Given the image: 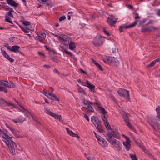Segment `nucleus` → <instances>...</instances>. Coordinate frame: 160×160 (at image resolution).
Here are the masks:
<instances>
[{"instance_id":"obj_36","label":"nucleus","mask_w":160,"mask_h":160,"mask_svg":"<svg viewBox=\"0 0 160 160\" xmlns=\"http://www.w3.org/2000/svg\"><path fill=\"white\" fill-rule=\"evenodd\" d=\"M7 87L10 88H14L15 87V85L12 82H8Z\"/></svg>"},{"instance_id":"obj_48","label":"nucleus","mask_w":160,"mask_h":160,"mask_svg":"<svg viewBox=\"0 0 160 160\" xmlns=\"http://www.w3.org/2000/svg\"><path fill=\"white\" fill-rule=\"evenodd\" d=\"M77 81L79 83H81L83 86H84L85 83V82H83V81H82L80 79H78L77 80Z\"/></svg>"},{"instance_id":"obj_57","label":"nucleus","mask_w":160,"mask_h":160,"mask_svg":"<svg viewBox=\"0 0 160 160\" xmlns=\"http://www.w3.org/2000/svg\"><path fill=\"white\" fill-rule=\"evenodd\" d=\"M28 113L30 114L32 118H33V119L35 118H36V117H35V116L34 115L32 114L31 112H29V111H28Z\"/></svg>"},{"instance_id":"obj_1","label":"nucleus","mask_w":160,"mask_h":160,"mask_svg":"<svg viewBox=\"0 0 160 160\" xmlns=\"http://www.w3.org/2000/svg\"><path fill=\"white\" fill-rule=\"evenodd\" d=\"M10 138L11 139L8 138L6 140H3V141L8 146L11 152L14 155L15 153V148L16 147L17 145L16 143L12 140V138L11 137H10Z\"/></svg>"},{"instance_id":"obj_35","label":"nucleus","mask_w":160,"mask_h":160,"mask_svg":"<svg viewBox=\"0 0 160 160\" xmlns=\"http://www.w3.org/2000/svg\"><path fill=\"white\" fill-rule=\"evenodd\" d=\"M94 156L92 154H89V155L87 157L88 160H94Z\"/></svg>"},{"instance_id":"obj_7","label":"nucleus","mask_w":160,"mask_h":160,"mask_svg":"<svg viewBox=\"0 0 160 160\" xmlns=\"http://www.w3.org/2000/svg\"><path fill=\"white\" fill-rule=\"evenodd\" d=\"M117 92L120 96L123 97L125 99L128 98L129 97V91L125 89L120 88L117 91Z\"/></svg>"},{"instance_id":"obj_20","label":"nucleus","mask_w":160,"mask_h":160,"mask_svg":"<svg viewBox=\"0 0 160 160\" xmlns=\"http://www.w3.org/2000/svg\"><path fill=\"white\" fill-rule=\"evenodd\" d=\"M156 28H155L153 27H149L148 28H144L142 30V32H145L147 31H152L155 29H157Z\"/></svg>"},{"instance_id":"obj_32","label":"nucleus","mask_w":160,"mask_h":160,"mask_svg":"<svg viewBox=\"0 0 160 160\" xmlns=\"http://www.w3.org/2000/svg\"><path fill=\"white\" fill-rule=\"evenodd\" d=\"M0 91H4L5 93H7V92L6 88L3 87L1 82H0Z\"/></svg>"},{"instance_id":"obj_24","label":"nucleus","mask_w":160,"mask_h":160,"mask_svg":"<svg viewBox=\"0 0 160 160\" xmlns=\"http://www.w3.org/2000/svg\"><path fill=\"white\" fill-rule=\"evenodd\" d=\"M68 44L69 45V49L71 50H72L76 48L75 43L71 41Z\"/></svg>"},{"instance_id":"obj_33","label":"nucleus","mask_w":160,"mask_h":160,"mask_svg":"<svg viewBox=\"0 0 160 160\" xmlns=\"http://www.w3.org/2000/svg\"><path fill=\"white\" fill-rule=\"evenodd\" d=\"M43 93L48 98V97H50L52 93L48 91H46L44 90L43 91Z\"/></svg>"},{"instance_id":"obj_37","label":"nucleus","mask_w":160,"mask_h":160,"mask_svg":"<svg viewBox=\"0 0 160 160\" xmlns=\"http://www.w3.org/2000/svg\"><path fill=\"white\" fill-rule=\"evenodd\" d=\"M0 82H1V84L3 85V87L6 88V87H7V85L8 83V81H3V80H0Z\"/></svg>"},{"instance_id":"obj_26","label":"nucleus","mask_w":160,"mask_h":160,"mask_svg":"<svg viewBox=\"0 0 160 160\" xmlns=\"http://www.w3.org/2000/svg\"><path fill=\"white\" fill-rule=\"evenodd\" d=\"M92 62L99 69L102 71H103V69L102 68L101 66L99 63H98L95 60L92 58H91Z\"/></svg>"},{"instance_id":"obj_43","label":"nucleus","mask_w":160,"mask_h":160,"mask_svg":"<svg viewBox=\"0 0 160 160\" xmlns=\"http://www.w3.org/2000/svg\"><path fill=\"white\" fill-rule=\"evenodd\" d=\"M129 155L131 159H132V160H137V159L136 158V156L135 155L130 154Z\"/></svg>"},{"instance_id":"obj_62","label":"nucleus","mask_w":160,"mask_h":160,"mask_svg":"<svg viewBox=\"0 0 160 160\" xmlns=\"http://www.w3.org/2000/svg\"><path fill=\"white\" fill-rule=\"evenodd\" d=\"M53 72L55 73H57L58 74H60V73L59 71L56 69H54L53 70Z\"/></svg>"},{"instance_id":"obj_19","label":"nucleus","mask_w":160,"mask_h":160,"mask_svg":"<svg viewBox=\"0 0 160 160\" xmlns=\"http://www.w3.org/2000/svg\"><path fill=\"white\" fill-rule=\"evenodd\" d=\"M92 122L95 125L96 128H97V126L98 124H99V121L98 119L94 116H93L91 118Z\"/></svg>"},{"instance_id":"obj_27","label":"nucleus","mask_w":160,"mask_h":160,"mask_svg":"<svg viewBox=\"0 0 160 160\" xmlns=\"http://www.w3.org/2000/svg\"><path fill=\"white\" fill-rule=\"evenodd\" d=\"M98 108L100 111V112L103 115H105L107 113V112L103 107L98 106Z\"/></svg>"},{"instance_id":"obj_21","label":"nucleus","mask_w":160,"mask_h":160,"mask_svg":"<svg viewBox=\"0 0 160 160\" xmlns=\"http://www.w3.org/2000/svg\"><path fill=\"white\" fill-rule=\"evenodd\" d=\"M130 140H129V141H126L125 142H123V144L124 146L125 147V148L128 151L129 149L131 147V145L130 143Z\"/></svg>"},{"instance_id":"obj_61","label":"nucleus","mask_w":160,"mask_h":160,"mask_svg":"<svg viewBox=\"0 0 160 160\" xmlns=\"http://www.w3.org/2000/svg\"><path fill=\"white\" fill-rule=\"evenodd\" d=\"M122 135L123 137H124L126 138V140L127 141H129V139L125 135L122 134Z\"/></svg>"},{"instance_id":"obj_18","label":"nucleus","mask_w":160,"mask_h":160,"mask_svg":"<svg viewBox=\"0 0 160 160\" xmlns=\"http://www.w3.org/2000/svg\"><path fill=\"white\" fill-rule=\"evenodd\" d=\"M6 2L8 4L14 7L18 6L19 5L13 0H6Z\"/></svg>"},{"instance_id":"obj_2","label":"nucleus","mask_w":160,"mask_h":160,"mask_svg":"<svg viewBox=\"0 0 160 160\" xmlns=\"http://www.w3.org/2000/svg\"><path fill=\"white\" fill-rule=\"evenodd\" d=\"M149 123L153 129L154 132L155 133L160 127V118L158 119L152 118Z\"/></svg>"},{"instance_id":"obj_9","label":"nucleus","mask_w":160,"mask_h":160,"mask_svg":"<svg viewBox=\"0 0 160 160\" xmlns=\"http://www.w3.org/2000/svg\"><path fill=\"white\" fill-rule=\"evenodd\" d=\"M110 18H107V22L111 26H113L116 23L118 19L115 18L112 15H110Z\"/></svg>"},{"instance_id":"obj_42","label":"nucleus","mask_w":160,"mask_h":160,"mask_svg":"<svg viewBox=\"0 0 160 160\" xmlns=\"http://www.w3.org/2000/svg\"><path fill=\"white\" fill-rule=\"evenodd\" d=\"M86 108L88 110L91 112H93L94 111V109L91 106V105H90L88 107H87Z\"/></svg>"},{"instance_id":"obj_49","label":"nucleus","mask_w":160,"mask_h":160,"mask_svg":"<svg viewBox=\"0 0 160 160\" xmlns=\"http://www.w3.org/2000/svg\"><path fill=\"white\" fill-rule=\"evenodd\" d=\"M6 58H7V59H8L10 62H13L14 61V60L13 59H12V58H10V57H9V56L8 55L6 57Z\"/></svg>"},{"instance_id":"obj_34","label":"nucleus","mask_w":160,"mask_h":160,"mask_svg":"<svg viewBox=\"0 0 160 160\" xmlns=\"http://www.w3.org/2000/svg\"><path fill=\"white\" fill-rule=\"evenodd\" d=\"M157 112V117L158 119L160 118V107L159 106H158L156 109Z\"/></svg>"},{"instance_id":"obj_39","label":"nucleus","mask_w":160,"mask_h":160,"mask_svg":"<svg viewBox=\"0 0 160 160\" xmlns=\"http://www.w3.org/2000/svg\"><path fill=\"white\" fill-rule=\"evenodd\" d=\"M12 12H8L6 13L5 14V17L6 18H7V17H11L12 18H13V15L12 13Z\"/></svg>"},{"instance_id":"obj_54","label":"nucleus","mask_w":160,"mask_h":160,"mask_svg":"<svg viewBox=\"0 0 160 160\" xmlns=\"http://www.w3.org/2000/svg\"><path fill=\"white\" fill-rule=\"evenodd\" d=\"M33 120L36 122H37L38 124L40 125L41 124L40 122L39 121L38 119L36 117L35 118H34L33 119Z\"/></svg>"},{"instance_id":"obj_3","label":"nucleus","mask_w":160,"mask_h":160,"mask_svg":"<svg viewBox=\"0 0 160 160\" xmlns=\"http://www.w3.org/2000/svg\"><path fill=\"white\" fill-rule=\"evenodd\" d=\"M109 138H107V140L110 142L111 144L117 148L118 150H121V144L120 142L116 139L112 138L110 136H109Z\"/></svg>"},{"instance_id":"obj_23","label":"nucleus","mask_w":160,"mask_h":160,"mask_svg":"<svg viewBox=\"0 0 160 160\" xmlns=\"http://www.w3.org/2000/svg\"><path fill=\"white\" fill-rule=\"evenodd\" d=\"M83 103L84 104V106H83V107L86 108L87 107H88L90 105H91L92 104L93 102L89 101L87 100H84L83 101Z\"/></svg>"},{"instance_id":"obj_13","label":"nucleus","mask_w":160,"mask_h":160,"mask_svg":"<svg viewBox=\"0 0 160 160\" xmlns=\"http://www.w3.org/2000/svg\"><path fill=\"white\" fill-rule=\"evenodd\" d=\"M98 143L102 147H105L107 146V143L106 141L103 138L100 137V138H98Z\"/></svg>"},{"instance_id":"obj_58","label":"nucleus","mask_w":160,"mask_h":160,"mask_svg":"<svg viewBox=\"0 0 160 160\" xmlns=\"http://www.w3.org/2000/svg\"><path fill=\"white\" fill-rule=\"evenodd\" d=\"M79 70L81 72V73H82L86 75L87 74V72L85 71H84L82 69H79Z\"/></svg>"},{"instance_id":"obj_60","label":"nucleus","mask_w":160,"mask_h":160,"mask_svg":"<svg viewBox=\"0 0 160 160\" xmlns=\"http://www.w3.org/2000/svg\"><path fill=\"white\" fill-rule=\"evenodd\" d=\"M5 21H6V22H9L10 23H11L12 24L13 23L12 22V21H10L9 19H8V18H6V19H5Z\"/></svg>"},{"instance_id":"obj_44","label":"nucleus","mask_w":160,"mask_h":160,"mask_svg":"<svg viewBox=\"0 0 160 160\" xmlns=\"http://www.w3.org/2000/svg\"><path fill=\"white\" fill-rule=\"evenodd\" d=\"M1 53L5 58H6L8 54H7L5 50H2V48L1 49Z\"/></svg>"},{"instance_id":"obj_31","label":"nucleus","mask_w":160,"mask_h":160,"mask_svg":"<svg viewBox=\"0 0 160 160\" xmlns=\"http://www.w3.org/2000/svg\"><path fill=\"white\" fill-rule=\"evenodd\" d=\"M160 58H157L152 61L149 65H148V67H152L157 62L159 61Z\"/></svg>"},{"instance_id":"obj_50","label":"nucleus","mask_w":160,"mask_h":160,"mask_svg":"<svg viewBox=\"0 0 160 160\" xmlns=\"http://www.w3.org/2000/svg\"><path fill=\"white\" fill-rule=\"evenodd\" d=\"M12 121L15 123H18L20 122H21L22 123L23 121H21L20 119H17L16 120H13Z\"/></svg>"},{"instance_id":"obj_11","label":"nucleus","mask_w":160,"mask_h":160,"mask_svg":"<svg viewBox=\"0 0 160 160\" xmlns=\"http://www.w3.org/2000/svg\"><path fill=\"white\" fill-rule=\"evenodd\" d=\"M106 58L109 62H112L115 66L118 65L119 64V61L114 57L107 56Z\"/></svg>"},{"instance_id":"obj_40","label":"nucleus","mask_w":160,"mask_h":160,"mask_svg":"<svg viewBox=\"0 0 160 160\" xmlns=\"http://www.w3.org/2000/svg\"><path fill=\"white\" fill-rule=\"evenodd\" d=\"M97 129L100 132H102V127L100 125V124H98V125L97 126Z\"/></svg>"},{"instance_id":"obj_5","label":"nucleus","mask_w":160,"mask_h":160,"mask_svg":"<svg viewBox=\"0 0 160 160\" xmlns=\"http://www.w3.org/2000/svg\"><path fill=\"white\" fill-rule=\"evenodd\" d=\"M57 37L65 45H68V43L70 41V38L67 35H62L61 36H58Z\"/></svg>"},{"instance_id":"obj_14","label":"nucleus","mask_w":160,"mask_h":160,"mask_svg":"<svg viewBox=\"0 0 160 160\" xmlns=\"http://www.w3.org/2000/svg\"><path fill=\"white\" fill-rule=\"evenodd\" d=\"M84 86L88 87L91 91L94 92L93 90L95 88V86L94 85L90 83L87 80L85 82V85Z\"/></svg>"},{"instance_id":"obj_64","label":"nucleus","mask_w":160,"mask_h":160,"mask_svg":"<svg viewBox=\"0 0 160 160\" xmlns=\"http://www.w3.org/2000/svg\"><path fill=\"white\" fill-rule=\"evenodd\" d=\"M38 53L40 55L43 56L44 58L45 57V55L43 52H38Z\"/></svg>"},{"instance_id":"obj_25","label":"nucleus","mask_w":160,"mask_h":160,"mask_svg":"<svg viewBox=\"0 0 160 160\" xmlns=\"http://www.w3.org/2000/svg\"><path fill=\"white\" fill-rule=\"evenodd\" d=\"M137 24V22L136 21H135L132 24L128 26H125V25H123V26H122L123 27V28H125L126 29L128 28H131L134 26L135 25H136Z\"/></svg>"},{"instance_id":"obj_6","label":"nucleus","mask_w":160,"mask_h":160,"mask_svg":"<svg viewBox=\"0 0 160 160\" xmlns=\"http://www.w3.org/2000/svg\"><path fill=\"white\" fill-rule=\"evenodd\" d=\"M108 136L107 138H109V136H111L112 138L114 137L117 139H120V135L119 132L118 130L112 129L111 132H108L107 134Z\"/></svg>"},{"instance_id":"obj_46","label":"nucleus","mask_w":160,"mask_h":160,"mask_svg":"<svg viewBox=\"0 0 160 160\" xmlns=\"http://www.w3.org/2000/svg\"><path fill=\"white\" fill-rule=\"evenodd\" d=\"M102 120L104 122V123L108 122L105 115H103L102 116Z\"/></svg>"},{"instance_id":"obj_52","label":"nucleus","mask_w":160,"mask_h":160,"mask_svg":"<svg viewBox=\"0 0 160 160\" xmlns=\"http://www.w3.org/2000/svg\"><path fill=\"white\" fill-rule=\"evenodd\" d=\"M64 52L66 53V54L69 55L70 56H72V53L71 52L67 51L66 49H64Z\"/></svg>"},{"instance_id":"obj_55","label":"nucleus","mask_w":160,"mask_h":160,"mask_svg":"<svg viewBox=\"0 0 160 160\" xmlns=\"http://www.w3.org/2000/svg\"><path fill=\"white\" fill-rule=\"evenodd\" d=\"M103 30L104 33L107 35L109 36L110 35L109 33L106 30L105 28H103Z\"/></svg>"},{"instance_id":"obj_45","label":"nucleus","mask_w":160,"mask_h":160,"mask_svg":"<svg viewBox=\"0 0 160 160\" xmlns=\"http://www.w3.org/2000/svg\"><path fill=\"white\" fill-rule=\"evenodd\" d=\"M8 128L11 131V132L14 134L16 136L18 137L17 134L15 132V130L13 129L10 127H8Z\"/></svg>"},{"instance_id":"obj_51","label":"nucleus","mask_w":160,"mask_h":160,"mask_svg":"<svg viewBox=\"0 0 160 160\" xmlns=\"http://www.w3.org/2000/svg\"><path fill=\"white\" fill-rule=\"evenodd\" d=\"M65 19H66V17L65 16H63L60 17L59 19V21L60 22H61L63 20H64Z\"/></svg>"},{"instance_id":"obj_10","label":"nucleus","mask_w":160,"mask_h":160,"mask_svg":"<svg viewBox=\"0 0 160 160\" xmlns=\"http://www.w3.org/2000/svg\"><path fill=\"white\" fill-rule=\"evenodd\" d=\"M122 116L127 125L128 126L130 129H132L133 128L129 122V118L127 113L125 112H124L122 115Z\"/></svg>"},{"instance_id":"obj_17","label":"nucleus","mask_w":160,"mask_h":160,"mask_svg":"<svg viewBox=\"0 0 160 160\" xmlns=\"http://www.w3.org/2000/svg\"><path fill=\"white\" fill-rule=\"evenodd\" d=\"M66 129L68 133L71 136L73 137H76L77 138H79V136L78 134L74 133L72 131H70L69 130L68 128H66Z\"/></svg>"},{"instance_id":"obj_12","label":"nucleus","mask_w":160,"mask_h":160,"mask_svg":"<svg viewBox=\"0 0 160 160\" xmlns=\"http://www.w3.org/2000/svg\"><path fill=\"white\" fill-rule=\"evenodd\" d=\"M46 37V34L44 33H41L40 35H38L35 37L36 39L42 42Z\"/></svg>"},{"instance_id":"obj_59","label":"nucleus","mask_w":160,"mask_h":160,"mask_svg":"<svg viewBox=\"0 0 160 160\" xmlns=\"http://www.w3.org/2000/svg\"><path fill=\"white\" fill-rule=\"evenodd\" d=\"M154 22V21L153 20H151L149 21L148 23L147 24V25L149 24H153V23Z\"/></svg>"},{"instance_id":"obj_8","label":"nucleus","mask_w":160,"mask_h":160,"mask_svg":"<svg viewBox=\"0 0 160 160\" xmlns=\"http://www.w3.org/2000/svg\"><path fill=\"white\" fill-rule=\"evenodd\" d=\"M45 109L46 110V112L47 114L50 115L56 119H58L59 122H61V115H58L54 113L51 111L50 110L47 108H45Z\"/></svg>"},{"instance_id":"obj_29","label":"nucleus","mask_w":160,"mask_h":160,"mask_svg":"<svg viewBox=\"0 0 160 160\" xmlns=\"http://www.w3.org/2000/svg\"><path fill=\"white\" fill-rule=\"evenodd\" d=\"M78 91L79 93L83 94H85V91L79 86L78 85Z\"/></svg>"},{"instance_id":"obj_4","label":"nucleus","mask_w":160,"mask_h":160,"mask_svg":"<svg viewBox=\"0 0 160 160\" xmlns=\"http://www.w3.org/2000/svg\"><path fill=\"white\" fill-rule=\"evenodd\" d=\"M103 39V38L100 35H97L93 39L92 44L96 47H100L102 45L104 42Z\"/></svg>"},{"instance_id":"obj_38","label":"nucleus","mask_w":160,"mask_h":160,"mask_svg":"<svg viewBox=\"0 0 160 160\" xmlns=\"http://www.w3.org/2000/svg\"><path fill=\"white\" fill-rule=\"evenodd\" d=\"M22 23L25 26L31 25L30 22L26 21H23Z\"/></svg>"},{"instance_id":"obj_41","label":"nucleus","mask_w":160,"mask_h":160,"mask_svg":"<svg viewBox=\"0 0 160 160\" xmlns=\"http://www.w3.org/2000/svg\"><path fill=\"white\" fill-rule=\"evenodd\" d=\"M105 126L108 130H112L110 126L109 125L108 122L105 123Z\"/></svg>"},{"instance_id":"obj_16","label":"nucleus","mask_w":160,"mask_h":160,"mask_svg":"<svg viewBox=\"0 0 160 160\" xmlns=\"http://www.w3.org/2000/svg\"><path fill=\"white\" fill-rule=\"evenodd\" d=\"M2 134H3L4 135V136H2V138L4 139V140H6L8 138L11 139L10 137L3 130L0 129V134L2 135Z\"/></svg>"},{"instance_id":"obj_30","label":"nucleus","mask_w":160,"mask_h":160,"mask_svg":"<svg viewBox=\"0 0 160 160\" xmlns=\"http://www.w3.org/2000/svg\"><path fill=\"white\" fill-rule=\"evenodd\" d=\"M53 98L55 99V100H57L58 101H59V99L57 97L54 93H52L50 97H48V98L50 99L53 100V99L52 98Z\"/></svg>"},{"instance_id":"obj_47","label":"nucleus","mask_w":160,"mask_h":160,"mask_svg":"<svg viewBox=\"0 0 160 160\" xmlns=\"http://www.w3.org/2000/svg\"><path fill=\"white\" fill-rule=\"evenodd\" d=\"M145 152L146 153V154L148 155L150 158H152V157H153V156L152 155V154L150 153L148 151H145Z\"/></svg>"},{"instance_id":"obj_22","label":"nucleus","mask_w":160,"mask_h":160,"mask_svg":"<svg viewBox=\"0 0 160 160\" xmlns=\"http://www.w3.org/2000/svg\"><path fill=\"white\" fill-rule=\"evenodd\" d=\"M20 48V47L18 46H13L12 47L10 51L16 53L17 52H18V49Z\"/></svg>"},{"instance_id":"obj_15","label":"nucleus","mask_w":160,"mask_h":160,"mask_svg":"<svg viewBox=\"0 0 160 160\" xmlns=\"http://www.w3.org/2000/svg\"><path fill=\"white\" fill-rule=\"evenodd\" d=\"M0 102L2 104H4L5 105H8V106H13L15 108H17V106H16L14 105L11 102L9 101H7L3 100V99L2 98H0Z\"/></svg>"},{"instance_id":"obj_53","label":"nucleus","mask_w":160,"mask_h":160,"mask_svg":"<svg viewBox=\"0 0 160 160\" xmlns=\"http://www.w3.org/2000/svg\"><path fill=\"white\" fill-rule=\"evenodd\" d=\"M13 99L14 100V101L17 102V103L19 105L21 108H24V107L22 105H21L16 100L15 98H13Z\"/></svg>"},{"instance_id":"obj_28","label":"nucleus","mask_w":160,"mask_h":160,"mask_svg":"<svg viewBox=\"0 0 160 160\" xmlns=\"http://www.w3.org/2000/svg\"><path fill=\"white\" fill-rule=\"evenodd\" d=\"M2 7L5 10L8 11L9 12H14L12 8H10L8 6H6L4 5H3Z\"/></svg>"},{"instance_id":"obj_63","label":"nucleus","mask_w":160,"mask_h":160,"mask_svg":"<svg viewBox=\"0 0 160 160\" xmlns=\"http://www.w3.org/2000/svg\"><path fill=\"white\" fill-rule=\"evenodd\" d=\"M4 46L5 47L7 48L10 51V49H11V48H10L8 44H6V45H4Z\"/></svg>"},{"instance_id":"obj_56","label":"nucleus","mask_w":160,"mask_h":160,"mask_svg":"<svg viewBox=\"0 0 160 160\" xmlns=\"http://www.w3.org/2000/svg\"><path fill=\"white\" fill-rule=\"evenodd\" d=\"M28 113L30 114L32 118H33V119L35 118H36V117H35V116L34 115L32 114L31 112H29V111H28Z\"/></svg>"}]
</instances>
